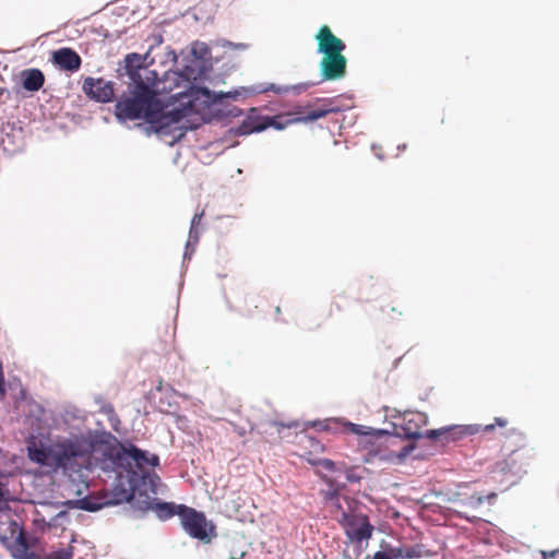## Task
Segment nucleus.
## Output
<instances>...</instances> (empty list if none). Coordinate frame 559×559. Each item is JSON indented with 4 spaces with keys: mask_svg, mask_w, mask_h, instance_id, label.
I'll return each instance as SVG.
<instances>
[{
    "mask_svg": "<svg viewBox=\"0 0 559 559\" xmlns=\"http://www.w3.org/2000/svg\"><path fill=\"white\" fill-rule=\"evenodd\" d=\"M397 148H399L400 151H403V150H405V148H406V144L399 145V146H397Z\"/></svg>",
    "mask_w": 559,
    "mask_h": 559,
    "instance_id": "obj_47",
    "label": "nucleus"
},
{
    "mask_svg": "<svg viewBox=\"0 0 559 559\" xmlns=\"http://www.w3.org/2000/svg\"><path fill=\"white\" fill-rule=\"evenodd\" d=\"M224 47L226 46H229V47H234L236 49H240V50H245L247 48V45L246 44H242V43H239V44H233L231 41H225Z\"/></svg>",
    "mask_w": 559,
    "mask_h": 559,
    "instance_id": "obj_41",
    "label": "nucleus"
},
{
    "mask_svg": "<svg viewBox=\"0 0 559 559\" xmlns=\"http://www.w3.org/2000/svg\"><path fill=\"white\" fill-rule=\"evenodd\" d=\"M160 478L154 472L127 468L118 474L112 490L114 504L129 502L139 511H148L156 498Z\"/></svg>",
    "mask_w": 559,
    "mask_h": 559,
    "instance_id": "obj_4",
    "label": "nucleus"
},
{
    "mask_svg": "<svg viewBox=\"0 0 559 559\" xmlns=\"http://www.w3.org/2000/svg\"><path fill=\"white\" fill-rule=\"evenodd\" d=\"M556 554H557V550H552V551H548V552L547 551H542L543 558H545V559L548 558V557L552 558V557L556 556Z\"/></svg>",
    "mask_w": 559,
    "mask_h": 559,
    "instance_id": "obj_43",
    "label": "nucleus"
},
{
    "mask_svg": "<svg viewBox=\"0 0 559 559\" xmlns=\"http://www.w3.org/2000/svg\"><path fill=\"white\" fill-rule=\"evenodd\" d=\"M167 60L171 61L173 63H176L178 60V56L175 50L169 49L166 53Z\"/></svg>",
    "mask_w": 559,
    "mask_h": 559,
    "instance_id": "obj_42",
    "label": "nucleus"
},
{
    "mask_svg": "<svg viewBox=\"0 0 559 559\" xmlns=\"http://www.w3.org/2000/svg\"><path fill=\"white\" fill-rule=\"evenodd\" d=\"M416 449L415 443H409L401 448V450L396 453V459L401 463L403 462L414 450Z\"/></svg>",
    "mask_w": 559,
    "mask_h": 559,
    "instance_id": "obj_31",
    "label": "nucleus"
},
{
    "mask_svg": "<svg viewBox=\"0 0 559 559\" xmlns=\"http://www.w3.org/2000/svg\"><path fill=\"white\" fill-rule=\"evenodd\" d=\"M82 91L91 100L96 103H110L115 97L114 82L106 81L103 78H85Z\"/></svg>",
    "mask_w": 559,
    "mask_h": 559,
    "instance_id": "obj_7",
    "label": "nucleus"
},
{
    "mask_svg": "<svg viewBox=\"0 0 559 559\" xmlns=\"http://www.w3.org/2000/svg\"><path fill=\"white\" fill-rule=\"evenodd\" d=\"M265 126H262V117L259 116L255 108H251L248 115L237 127L230 128L229 132L234 135H249L255 132H262Z\"/></svg>",
    "mask_w": 559,
    "mask_h": 559,
    "instance_id": "obj_12",
    "label": "nucleus"
},
{
    "mask_svg": "<svg viewBox=\"0 0 559 559\" xmlns=\"http://www.w3.org/2000/svg\"><path fill=\"white\" fill-rule=\"evenodd\" d=\"M200 234H201V231H200L199 227H190L189 236H188V240H187L188 247H191L192 245L193 246L198 245L199 239H200Z\"/></svg>",
    "mask_w": 559,
    "mask_h": 559,
    "instance_id": "obj_32",
    "label": "nucleus"
},
{
    "mask_svg": "<svg viewBox=\"0 0 559 559\" xmlns=\"http://www.w3.org/2000/svg\"><path fill=\"white\" fill-rule=\"evenodd\" d=\"M185 64L179 71H166L164 81L170 79L179 86L185 82L186 90L170 96L180 106L165 111V106L155 90L159 81L158 73L148 69L154 63L150 50L144 53H127L117 67V78L127 85L128 95H122L115 105V117L120 123L132 120H145L139 123L146 135L156 133L160 136L170 135L169 145L180 141L187 131L195 130L211 119L203 110L211 109L213 117L223 119L239 117L242 110L236 106L225 105V100L235 99L238 91L214 92L197 82L203 81L212 69L211 62L199 60L190 55L185 58Z\"/></svg>",
    "mask_w": 559,
    "mask_h": 559,
    "instance_id": "obj_1",
    "label": "nucleus"
},
{
    "mask_svg": "<svg viewBox=\"0 0 559 559\" xmlns=\"http://www.w3.org/2000/svg\"><path fill=\"white\" fill-rule=\"evenodd\" d=\"M341 472H344V474H345V478H346V481H347V483H352V484H354V483H359V481H360V479H361V476H360V475H358V474L355 472V469H354V468H352V467H350V468H343V469L341 468Z\"/></svg>",
    "mask_w": 559,
    "mask_h": 559,
    "instance_id": "obj_34",
    "label": "nucleus"
},
{
    "mask_svg": "<svg viewBox=\"0 0 559 559\" xmlns=\"http://www.w3.org/2000/svg\"><path fill=\"white\" fill-rule=\"evenodd\" d=\"M347 59L342 53L323 56L319 63L320 83L341 80L346 74Z\"/></svg>",
    "mask_w": 559,
    "mask_h": 559,
    "instance_id": "obj_8",
    "label": "nucleus"
},
{
    "mask_svg": "<svg viewBox=\"0 0 559 559\" xmlns=\"http://www.w3.org/2000/svg\"><path fill=\"white\" fill-rule=\"evenodd\" d=\"M395 436L402 439L419 440L423 439L424 433L419 430H412L411 427H401L395 430Z\"/></svg>",
    "mask_w": 559,
    "mask_h": 559,
    "instance_id": "obj_24",
    "label": "nucleus"
},
{
    "mask_svg": "<svg viewBox=\"0 0 559 559\" xmlns=\"http://www.w3.org/2000/svg\"><path fill=\"white\" fill-rule=\"evenodd\" d=\"M497 449L501 457L491 468V480L500 481L499 491L514 486L526 473L530 454L525 437L504 417H495L491 423V450Z\"/></svg>",
    "mask_w": 559,
    "mask_h": 559,
    "instance_id": "obj_3",
    "label": "nucleus"
},
{
    "mask_svg": "<svg viewBox=\"0 0 559 559\" xmlns=\"http://www.w3.org/2000/svg\"><path fill=\"white\" fill-rule=\"evenodd\" d=\"M427 556L426 547L423 544L405 546V559H420Z\"/></svg>",
    "mask_w": 559,
    "mask_h": 559,
    "instance_id": "obj_23",
    "label": "nucleus"
},
{
    "mask_svg": "<svg viewBox=\"0 0 559 559\" xmlns=\"http://www.w3.org/2000/svg\"><path fill=\"white\" fill-rule=\"evenodd\" d=\"M389 555L390 554L384 550H378L373 554L371 559H392Z\"/></svg>",
    "mask_w": 559,
    "mask_h": 559,
    "instance_id": "obj_40",
    "label": "nucleus"
},
{
    "mask_svg": "<svg viewBox=\"0 0 559 559\" xmlns=\"http://www.w3.org/2000/svg\"><path fill=\"white\" fill-rule=\"evenodd\" d=\"M28 559H52L51 556H44V555H39L37 552H35V555Z\"/></svg>",
    "mask_w": 559,
    "mask_h": 559,
    "instance_id": "obj_44",
    "label": "nucleus"
},
{
    "mask_svg": "<svg viewBox=\"0 0 559 559\" xmlns=\"http://www.w3.org/2000/svg\"><path fill=\"white\" fill-rule=\"evenodd\" d=\"M11 554L14 559H28L35 555V551L29 549L26 539L20 534L11 547Z\"/></svg>",
    "mask_w": 559,
    "mask_h": 559,
    "instance_id": "obj_17",
    "label": "nucleus"
},
{
    "mask_svg": "<svg viewBox=\"0 0 559 559\" xmlns=\"http://www.w3.org/2000/svg\"><path fill=\"white\" fill-rule=\"evenodd\" d=\"M132 464L135 466L134 471H146L144 468L146 465L152 467L157 466L159 464V457L156 454L150 455L147 451L142 450L132 443H128L123 456V467L121 468L123 471L132 468Z\"/></svg>",
    "mask_w": 559,
    "mask_h": 559,
    "instance_id": "obj_9",
    "label": "nucleus"
},
{
    "mask_svg": "<svg viewBox=\"0 0 559 559\" xmlns=\"http://www.w3.org/2000/svg\"><path fill=\"white\" fill-rule=\"evenodd\" d=\"M316 464L329 472H341V467L330 459H319Z\"/></svg>",
    "mask_w": 559,
    "mask_h": 559,
    "instance_id": "obj_28",
    "label": "nucleus"
},
{
    "mask_svg": "<svg viewBox=\"0 0 559 559\" xmlns=\"http://www.w3.org/2000/svg\"><path fill=\"white\" fill-rule=\"evenodd\" d=\"M342 490H336V489H326V490H322L321 491V495L323 497V500L325 502H330L332 503L333 506H335L337 509H342V506L340 503V492Z\"/></svg>",
    "mask_w": 559,
    "mask_h": 559,
    "instance_id": "obj_25",
    "label": "nucleus"
},
{
    "mask_svg": "<svg viewBox=\"0 0 559 559\" xmlns=\"http://www.w3.org/2000/svg\"><path fill=\"white\" fill-rule=\"evenodd\" d=\"M204 215V212L195 213L191 219L190 227H198L201 223V219Z\"/></svg>",
    "mask_w": 559,
    "mask_h": 559,
    "instance_id": "obj_39",
    "label": "nucleus"
},
{
    "mask_svg": "<svg viewBox=\"0 0 559 559\" xmlns=\"http://www.w3.org/2000/svg\"><path fill=\"white\" fill-rule=\"evenodd\" d=\"M282 427H287V428H292V427H297V423H292V424H288V425H281Z\"/></svg>",
    "mask_w": 559,
    "mask_h": 559,
    "instance_id": "obj_45",
    "label": "nucleus"
},
{
    "mask_svg": "<svg viewBox=\"0 0 559 559\" xmlns=\"http://www.w3.org/2000/svg\"><path fill=\"white\" fill-rule=\"evenodd\" d=\"M297 122L296 118L289 119L284 118L282 116H263L262 117V126L267 128H274L275 130H284L288 124Z\"/></svg>",
    "mask_w": 559,
    "mask_h": 559,
    "instance_id": "obj_19",
    "label": "nucleus"
},
{
    "mask_svg": "<svg viewBox=\"0 0 559 559\" xmlns=\"http://www.w3.org/2000/svg\"><path fill=\"white\" fill-rule=\"evenodd\" d=\"M7 394V382L3 374L2 364L0 362V401L4 399Z\"/></svg>",
    "mask_w": 559,
    "mask_h": 559,
    "instance_id": "obj_35",
    "label": "nucleus"
},
{
    "mask_svg": "<svg viewBox=\"0 0 559 559\" xmlns=\"http://www.w3.org/2000/svg\"><path fill=\"white\" fill-rule=\"evenodd\" d=\"M338 523L349 542L360 545L371 538L374 531L368 516L364 513H347L342 511Z\"/></svg>",
    "mask_w": 559,
    "mask_h": 559,
    "instance_id": "obj_6",
    "label": "nucleus"
},
{
    "mask_svg": "<svg viewBox=\"0 0 559 559\" xmlns=\"http://www.w3.org/2000/svg\"><path fill=\"white\" fill-rule=\"evenodd\" d=\"M491 500L496 497V492L491 491L490 493Z\"/></svg>",
    "mask_w": 559,
    "mask_h": 559,
    "instance_id": "obj_48",
    "label": "nucleus"
},
{
    "mask_svg": "<svg viewBox=\"0 0 559 559\" xmlns=\"http://www.w3.org/2000/svg\"><path fill=\"white\" fill-rule=\"evenodd\" d=\"M52 62L60 70L74 73L80 70L82 58L70 47H62L52 52Z\"/></svg>",
    "mask_w": 559,
    "mask_h": 559,
    "instance_id": "obj_11",
    "label": "nucleus"
},
{
    "mask_svg": "<svg viewBox=\"0 0 559 559\" xmlns=\"http://www.w3.org/2000/svg\"><path fill=\"white\" fill-rule=\"evenodd\" d=\"M314 38L318 41L317 52L323 56L342 53L346 48L345 43L336 37L326 25L319 29Z\"/></svg>",
    "mask_w": 559,
    "mask_h": 559,
    "instance_id": "obj_10",
    "label": "nucleus"
},
{
    "mask_svg": "<svg viewBox=\"0 0 559 559\" xmlns=\"http://www.w3.org/2000/svg\"><path fill=\"white\" fill-rule=\"evenodd\" d=\"M308 425L314 427L317 430H320V431L329 430L330 429V421H328V420H324V421H321V420L309 421Z\"/></svg>",
    "mask_w": 559,
    "mask_h": 559,
    "instance_id": "obj_37",
    "label": "nucleus"
},
{
    "mask_svg": "<svg viewBox=\"0 0 559 559\" xmlns=\"http://www.w3.org/2000/svg\"><path fill=\"white\" fill-rule=\"evenodd\" d=\"M497 544L501 549L509 550V539L507 535L491 523V546Z\"/></svg>",
    "mask_w": 559,
    "mask_h": 559,
    "instance_id": "obj_21",
    "label": "nucleus"
},
{
    "mask_svg": "<svg viewBox=\"0 0 559 559\" xmlns=\"http://www.w3.org/2000/svg\"><path fill=\"white\" fill-rule=\"evenodd\" d=\"M190 56L194 57V58H197L199 60H203V61L210 62L211 49H210V47L205 43L194 41L191 45Z\"/></svg>",
    "mask_w": 559,
    "mask_h": 559,
    "instance_id": "obj_20",
    "label": "nucleus"
},
{
    "mask_svg": "<svg viewBox=\"0 0 559 559\" xmlns=\"http://www.w3.org/2000/svg\"><path fill=\"white\" fill-rule=\"evenodd\" d=\"M150 504L151 507L148 510L154 511L156 516L162 521L169 520L175 515L180 518L181 509L186 508V504L159 501L157 498H155Z\"/></svg>",
    "mask_w": 559,
    "mask_h": 559,
    "instance_id": "obj_16",
    "label": "nucleus"
},
{
    "mask_svg": "<svg viewBox=\"0 0 559 559\" xmlns=\"http://www.w3.org/2000/svg\"><path fill=\"white\" fill-rule=\"evenodd\" d=\"M384 551L389 552L390 554L389 556L392 559H405V557H404L405 546H399V547L388 546L386 549H384Z\"/></svg>",
    "mask_w": 559,
    "mask_h": 559,
    "instance_id": "obj_30",
    "label": "nucleus"
},
{
    "mask_svg": "<svg viewBox=\"0 0 559 559\" xmlns=\"http://www.w3.org/2000/svg\"><path fill=\"white\" fill-rule=\"evenodd\" d=\"M348 430L357 436H374V437H379V436H383V435H386L388 431L384 430V429H373L371 427H368V426H364V425H358V424H354V423H350V421H346L344 424Z\"/></svg>",
    "mask_w": 559,
    "mask_h": 559,
    "instance_id": "obj_18",
    "label": "nucleus"
},
{
    "mask_svg": "<svg viewBox=\"0 0 559 559\" xmlns=\"http://www.w3.org/2000/svg\"><path fill=\"white\" fill-rule=\"evenodd\" d=\"M475 429L473 426H453V427H444L441 429H431L426 430L423 438L429 439V440H437L438 438L442 437L445 442L454 441L459 436H462L463 433H474Z\"/></svg>",
    "mask_w": 559,
    "mask_h": 559,
    "instance_id": "obj_13",
    "label": "nucleus"
},
{
    "mask_svg": "<svg viewBox=\"0 0 559 559\" xmlns=\"http://www.w3.org/2000/svg\"><path fill=\"white\" fill-rule=\"evenodd\" d=\"M338 109L336 108H325V109H318V110H312L310 112H308L306 116L304 117H298L296 118V121L298 122H310V121H316L320 118H323L325 117L326 115H329L330 112H335L337 111Z\"/></svg>",
    "mask_w": 559,
    "mask_h": 559,
    "instance_id": "obj_22",
    "label": "nucleus"
},
{
    "mask_svg": "<svg viewBox=\"0 0 559 559\" xmlns=\"http://www.w3.org/2000/svg\"><path fill=\"white\" fill-rule=\"evenodd\" d=\"M126 447L111 432L92 429L67 437L58 436L50 442L35 438L26 442L31 462L69 477L90 471L91 457L95 453H99L112 467H123Z\"/></svg>",
    "mask_w": 559,
    "mask_h": 559,
    "instance_id": "obj_2",
    "label": "nucleus"
},
{
    "mask_svg": "<svg viewBox=\"0 0 559 559\" xmlns=\"http://www.w3.org/2000/svg\"><path fill=\"white\" fill-rule=\"evenodd\" d=\"M195 247L197 246H191V247H188V243L186 242V247H185V252H183V262L186 260H190L192 254L194 253L195 251Z\"/></svg>",
    "mask_w": 559,
    "mask_h": 559,
    "instance_id": "obj_38",
    "label": "nucleus"
},
{
    "mask_svg": "<svg viewBox=\"0 0 559 559\" xmlns=\"http://www.w3.org/2000/svg\"><path fill=\"white\" fill-rule=\"evenodd\" d=\"M230 559H241V558H235V557H231Z\"/></svg>",
    "mask_w": 559,
    "mask_h": 559,
    "instance_id": "obj_49",
    "label": "nucleus"
},
{
    "mask_svg": "<svg viewBox=\"0 0 559 559\" xmlns=\"http://www.w3.org/2000/svg\"><path fill=\"white\" fill-rule=\"evenodd\" d=\"M52 559H71L73 557V548L71 546L60 547L52 554Z\"/></svg>",
    "mask_w": 559,
    "mask_h": 559,
    "instance_id": "obj_26",
    "label": "nucleus"
},
{
    "mask_svg": "<svg viewBox=\"0 0 559 559\" xmlns=\"http://www.w3.org/2000/svg\"><path fill=\"white\" fill-rule=\"evenodd\" d=\"M321 479L328 486L329 489L343 490L346 488V483H340L336 479L326 475H321Z\"/></svg>",
    "mask_w": 559,
    "mask_h": 559,
    "instance_id": "obj_27",
    "label": "nucleus"
},
{
    "mask_svg": "<svg viewBox=\"0 0 559 559\" xmlns=\"http://www.w3.org/2000/svg\"><path fill=\"white\" fill-rule=\"evenodd\" d=\"M66 515V511H60L56 518H61V516H64Z\"/></svg>",
    "mask_w": 559,
    "mask_h": 559,
    "instance_id": "obj_46",
    "label": "nucleus"
},
{
    "mask_svg": "<svg viewBox=\"0 0 559 559\" xmlns=\"http://www.w3.org/2000/svg\"><path fill=\"white\" fill-rule=\"evenodd\" d=\"M180 523L190 537L203 543H210L212 538L217 536L215 524L207 521L202 511L191 507L186 506L181 509Z\"/></svg>",
    "mask_w": 559,
    "mask_h": 559,
    "instance_id": "obj_5",
    "label": "nucleus"
},
{
    "mask_svg": "<svg viewBox=\"0 0 559 559\" xmlns=\"http://www.w3.org/2000/svg\"><path fill=\"white\" fill-rule=\"evenodd\" d=\"M100 412L108 417L109 421H111V423L112 421L119 423V419H118V417H117V415L115 413V408H114V406L111 404H109V403L104 404L100 407Z\"/></svg>",
    "mask_w": 559,
    "mask_h": 559,
    "instance_id": "obj_33",
    "label": "nucleus"
},
{
    "mask_svg": "<svg viewBox=\"0 0 559 559\" xmlns=\"http://www.w3.org/2000/svg\"><path fill=\"white\" fill-rule=\"evenodd\" d=\"M320 82H304V83H298V84H295V85H287V87H289V92H294L295 94H300L305 91H307L308 88L319 84Z\"/></svg>",
    "mask_w": 559,
    "mask_h": 559,
    "instance_id": "obj_29",
    "label": "nucleus"
},
{
    "mask_svg": "<svg viewBox=\"0 0 559 559\" xmlns=\"http://www.w3.org/2000/svg\"><path fill=\"white\" fill-rule=\"evenodd\" d=\"M262 91L263 92L273 91L276 94H284V93L289 92V87H287V85L280 86V85H275V84H270L267 87L263 88Z\"/></svg>",
    "mask_w": 559,
    "mask_h": 559,
    "instance_id": "obj_36",
    "label": "nucleus"
},
{
    "mask_svg": "<svg viewBox=\"0 0 559 559\" xmlns=\"http://www.w3.org/2000/svg\"><path fill=\"white\" fill-rule=\"evenodd\" d=\"M22 87L31 93L38 92L45 83V74L40 69L28 68L20 72Z\"/></svg>",
    "mask_w": 559,
    "mask_h": 559,
    "instance_id": "obj_15",
    "label": "nucleus"
},
{
    "mask_svg": "<svg viewBox=\"0 0 559 559\" xmlns=\"http://www.w3.org/2000/svg\"><path fill=\"white\" fill-rule=\"evenodd\" d=\"M109 503H114L112 500L108 502L102 498L87 495L80 499L67 500L63 502V506L67 507L68 509H79L87 512H97Z\"/></svg>",
    "mask_w": 559,
    "mask_h": 559,
    "instance_id": "obj_14",
    "label": "nucleus"
}]
</instances>
